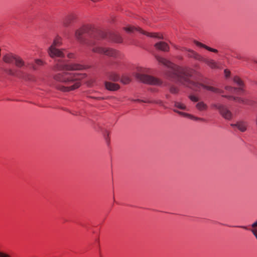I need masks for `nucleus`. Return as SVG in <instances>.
Masks as SVG:
<instances>
[{
  "label": "nucleus",
  "mask_w": 257,
  "mask_h": 257,
  "mask_svg": "<svg viewBox=\"0 0 257 257\" xmlns=\"http://www.w3.org/2000/svg\"><path fill=\"white\" fill-rule=\"evenodd\" d=\"M84 69V66L77 63L65 64L60 62L56 63L53 67V70L60 72L55 74L53 78L57 82L64 84L58 85V89L63 92H69L78 88L80 86V80L85 77V74L69 71Z\"/></svg>",
  "instance_id": "nucleus-2"
},
{
  "label": "nucleus",
  "mask_w": 257,
  "mask_h": 257,
  "mask_svg": "<svg viewBox=\"0 0 257 257\" xmlns=\"http://www.w3.org/2000/svg\"><path fill=\"white\" fill-rule=\"evenodd\" d=\"M224 73L226 77H228L230 75V71L227 70V69H225L224 70Z\"/></svg>",
  "instance_id": "nucleus-33"
},
{
  "label": "nucleus",
  "mask_w": 257,
  "mask_h": 257,
  "mask_svg": "<svg viewBox=\"0 0 257 257\" xmlns=\"http://www.w3.org/2000/svg\"><path fill=\"white\" fill-rule=\"evenodd\" d=\"M183 115L184 116H186V117H188L189 115H190V114L184 112L183 114Z\"/></svg>",
  "instance_id": "nucleus-37"
},
{
  "label": "nucleus",
  "mask_w": 257,
  "mask_h": 257,
  "mask_svg": "<svg viewBox=\"0 0 257 257\" xmlns=\"http://www.w3.org/2000/svg\"><path fill=\"white\" fill-rule=\"evenodd\" d=\"M233 100H235L239 103L245 104H249L248 101L247 100H244V99L239 97H233Z\"/></svg>",
  "instance_id": "nucleus-22"
},
{
  "label": "nucleus",
  "mask_w": 257,
  "mask_h": 257,
  "mask_svg": "<svg viewBox=\"0 0 257 257\" xmlns=\"http://www.w3.org/2000/svg\"><path fill=\"white\" fill-rule=\"evenodd\" d=\"M174 106L177 108H179V109H180L182 110H186V107L185 105L181 102L174 101Z\"/></svg>",
  "instance_id": "nucleus-20"
},
{
  "label": "nucleus",
  "mask_w": 257,
  "mask_h": 257,
  "mask_svg": "<svg viewBox=\"0 0 257 257\" xmlns=\"http://www.w3.org/2000/svg\"><path fill=\"white\" fill-rule=\"evenodd\" d=\"M155 47L156 49L163 51H168L169 50V45L164 42L157 43L155 44Z\"/></svg>",
  "instance_id": "nucleus-11"
},
{
  "label": "nucleus",
  "mask_w": 257,
  "mask_h": 257,
  "mask_svg": "<svg viewBox=\"0 0 257 257\" xmlns=\"http://www.w3.org/2000/svg\"><path fill=\"white\" fill-rule=\"evenodd\" d=\"M251 227L253 228L257 227V220L251 224Z\"/></svg>",
  "instance_id": "nucleus-36"
},
{
  "label": "nucleus",
  "mask_w": 257,
  "mask_h": 257,
  "mask_svg": "<svg viewBox=\"0 0 257 257\" xmlns=\"http://www.w3.org/2000/svg\"><path fill=\"white\" fill-rule=\"evenodd\" d=\"M243 86H239L238 88H237L236 91H238V92L243 93L244 92V89H243Z\"/></svg>",
  "instance_id": "nucleus-31"
},
{
  "label": "nucleus",
  "mask_w": 257,
  "mask_h": 257,
  "mask_svg": "<svg viewBox=\"0 0 257 257\" xmlns=\"http://www.w3.org/2000/svg\"><path fill=\"white\" fill-rule=\"evenodd\" d=\"M105 86L107 89L111 91L116 90L119 88V86L118 84L109 82H106L105 83Z\"/></svg>",
  "instance_id": "nucleus-14"
},
{
  "label": "nucleus",
  "mask_w": 257,
  "mask_h": 257,
  "mask_svg": "<svg viewBox=\"0 0 257 257\" xmlns=\"http://www.w3.org/2000/svg\"><path fill=\"white\" fill-rule=\"evenodd\" d=\"M110 39L114 42L121 43L122 42V37L116 34H112L109 37Z\"/></svg>",
  "instance_id": "nucleus-16"
},
{
  "label": "nucleus",
  "mask_w": 257,
  "mask_h": 257,
  "mask_svg": "<svg viewBox=\"0 0 257 257\" xmlns=\"http://www.w3.org/2000/svg\"><path fill=\"white\" fill-rule=\"evenodd\" d=\"M183 50L187 51L190 53V54L188 55L189 57H193L197 60L203 61L211 68H217V63L213 60L204 59L202 58L201 56H200L199 54H198L197 53L190 49H187L185 48H183Z\"/></svg>",
  "instance_id": "nucleus-8"
},
{
  "label": "nucleus",
  "mask_w": 257,
  "mask_h": 257,
  "mask_svg": "<svg viewBox=\"0 0 257 257\" xmlns=\"http://www.w3.org/2000/svg\"><path fill=\"white\" fill-rule=\"evenodd\" d=\"M96 98L98 99H103V98H102V97H97Z\"/></svg>",
  "instance_id": "nucleus-42"
},
{
  "label": "nucleus",
  "mask_w": 257,
  "mask_h": 257,
  "mask_svg": "<svg viewBox=\"0 0 257 257\" xmlns=\"http://www.w3.org/2000/svg\"><path fill=\"white\" fill-rule=\"evenodd\" d=\"M48 53L49 56L52 58H63L64 57L65 54L63 51L58 48H53V47H50L48 50Z\"/></svg>",
  "instance_id": "nucleus-9"
},
{
  "label": "nucleus",
  "mask_w": 257,
  "mask_h": 257,
  "mask_svg": "<svg viewBox=\"0 0 257 257\" xmlns=\"http://www.w3.org/2000/svg\"><path fill=\"white\" fill-rule=\"evenodd\" d=\"M211 106L217 109L220 115L224 118L230 120L232 118L233 114L232 112L227 108L225 105L219 103H215L212 104Z\"/></svg>",
  "instance_id": "nucleus-7"
},
{
  "label": "nucleus",
  "mask_w": 257,
  "mask_h": 257,
  "mask_svg": "<svg viewBox=\"0 0 257 257\" xmlns=\"http://www.w3.org/2000/svg\"><path fill=\"white\" fill-rule=\"evenodd\" d=\"M5 71L9 75L16 76L20 78H24V73L22 70H20L18 73H16L12 69H6Z\"/></svg>",
  "instance_id": "nucleus-10"
},
{
  "label": "nucleus",
  "mask_w": 257,
  "mask_h": 257,
  "mask_svg": "<svg viewBox=\"0 0 257 257\" xmlns=\"http://www.w3.org/2000/svg\"><path fill=\"white\" fill-rule=\"evenodd\" d=\"M196 107L198 110L202 111L207 110L208 106L204 102L200 101L196 104Z\"/></svg>",
  "instance_id": "nucleus-17"
},
{
  "label": "nucleus",
  "mask_w": 257,
  "mask_h": 257,
  "mask_svg": "<svg viewBox=\"0 0 257 257\" xmlns=\"http://www.w3.org/2000/svg\"><path fill=\"white\" fill-rule=\"evenodd\" d=\"M132 101H134V102H145V103H150L151 102L150 101V100H142V99H132Z\"/></svg>",
  "instance_id": "nucleus-27"
},
{
  "label": "nucleus",
  "mask_w": 257,
  "mask_h": 257,
  "mask_svg": "<svg viewBox=\"0 0 257 257\" xmlns=\"http://www.w3.org/2000/svg\"><path fill=\"white\" fill-rule=\"evenodd\" d=\"M75 19V16L74 14H70L66 16L63 20V24L65 27H68Z\"/></svg>",
  "instance_id": "nucleus-13"
},
{
  "label": "nucleus",
  "mask_w": 257,
  "mask_h": 257,
  "mask_svg": "<svg viewBox=\"0 0 257 257\" xmlns=\"http://www.w3.org/2000/svg\"><path fill=\"white\" fill-rule=\"evenodd\" d=\"M3 60L8 64H14L20 69H25L30 65L29 63H26L21 57L12 53L4 55Z\"/></svg>",
  "instance_id": "nucleus-5"
},
{
  "label": "nucleus",
  "mask_w": 257,
  "mask_h": 257,
  "mask_svg": "<svg viewBox=\"0 0 257 257\" xmlns=\"http://www.w3.org/2000/svg\"><path fill=\"white\" fill-rule=\"evenodd\" d=\"M123 29L127 33H133L135 32H139V33L145 35L148 37H151V38H157L159 39H163V37L162 35L156 33H149L147 32L144 30H143L142 29H141L140 27H136L134 26H128L127 27H125L123 28Z\"/></svg>",
  "instance_id": "nucleus-6"
},
{
  "label": "nucleus",
  "mask_w": 257,
  "mask_h": 257,
  "mask_svg": "<svg viewBox=\"0 0 257 257\" xmlns=\"http://www.w3.org/2000/svg\"><path fill=\"white\" fill-rule=\"evenodd\" d=\"M89 31V28L87 26H83L76 31L75 37L80 43L91 48L92 51L94 53L104 54L114 58L118 56L119 52L114 49L96 46V41L99 40V38H104L106 37V34L102 32L99 31L95 33L92 36L91 39L86 41L83 36L85 34L88 33Z\"/></svg>",
  "instance_id": "nucleus-3"
},
{
  "label": "nucleus",
  "mask_w": 257,
  "mask_h": 257,
  "mask_svg": "<svg viewBox=\"0 0 257 257\" xmlns=\"http://www.w3.org/2000/svg\"><path fill=\"white\" fill-rule=\"evenodd\" d=\"M188 117H189L190 118H191L192 119H194L195 116L192 115H191V114H190V115H189Z\"/></svg>",
  "instance_id": "nucleus-38"
},
{
  "label": "nucleus",
  "mask_w": 257,
  "mask_h": 257,
  "mask_svg": "<svg viewBox=\"0 0 257 257\" xmlns=\"http://www.w3.org/2000/svg\"><path fill=\"white\" fill-rule=\"evenodd\" d=\"M148 72L147 68L142 67H138L136 68V72L135 76L137 79L144 83L160 85L161 84V81L153 76L145 74Z\"/></svg>",
  "instance_id": "nucleus-4"
},
{
  "label": "nucleus",
  "mask_w": 257,
  "mask_h": 257,
  "mask_svg": "<svg viewBox=\"0 0 257 257\" xmlns=\"http://www.w3.org/2000/svg\"><path fill=\"white\" fill-rule=\"evenodd\" d=\"M173 111L174 112H177V113H178V114H179L180 115H183V114L184 113L183 112H181V111H178V110H177L176 109H173Z\"/></svg>",
  "instance_id": "nucleus-34"
},
{
  "label": "nucleus",
  "mask_w": 257,
  "mask_h": 257,
  "mask_svg": "<svg viewBox=\"0 0 257 257\" xmlns=\"http://www.w3.org/2000/svg\"><path fill=\"white\" fill-rule=\"evenodd\" d=\"M257 63V61L255 62Z\"/></svg>",
  "instance_id": "nucleus-44"
},
{
  "label": "nucleus",
  "mask_w": 257,
  "mask_h": 257,
  "mask_svg": "<svg viewBox=\"0 0 257 257\" xmlns=\"http://www.w3.org/2000/svg\"><path fill=\"white\" fill-rule=\"evenodd\" d=\"M179 91V89L177 87L174 85H171L170 87V92L173 94L177 93Z\"/></svg>",
  "instance_id": "nucleus-24"
},
{
  "label": "nucleus",
  "mask_w": 257,
  "mask_h": 257,
  "mask_svg": "<svg viewBox=\"0 0 257 257\" xmlns=\"http://www.w3.org/2000/svg\"><path fill=\"white\" fill-rule=\"evenodd\" d=\"M194 120H200V121H205V119L204 118H201V117H196V116H195Z\"/></svg>",
  "instance_id": "nucleus-32"
},
{
  "label": "nucleus",
  "mask_w": 257,
  "mask_h": 257,
  "mask_svg": "<svg viewBox=\"0 0 257 257\" xmlns=\"http://www.w3.org/2000/svg\"><path fill=\"white\" fill-rule=\"evenodd\" d=\"M194 43L198 47L205 48V49L212 52L217 53L218 52V50L212 48L211 47H209L205 44H203L199 42L195 41Z\"/></svg>",
  "instance_id": "nucleus-15"
},
{
  "label": "nucleus",
  "mask_w": 257,
  "mask_h": 257,
  "mask_svg": "<svg viewBox=\"0 0 257 257\" xmlns=\"http://www.w3.org/2000/svg\"><path fill=\"white\" fill-rule=\"evenodd\" d=\"M238 227L242 228H243V229H247V227L246 226H238Z\"/></svg>",
  "instance_id": "nucleus-40"
},
{
  "label": "nucleus",
  "mask_w": 257,
  "mask_h": 257,
  "mask_svg": "<svg viewBox=\"0 0 257 257\" xmlns=\"http://www.w3.org/2000/svg\"><path fill=\"white\" fill-rule=\"evenodd\" d=\"M155 58L159 63L170 69L167 72V76L169 78L176 81L181 85L189 87L195 91H199L201 88H203L215 93H223V91L219 89L207 86L192 80L191 78L194 72L193 69L188 67L177 66L165 58L158 55H156Z\"/></svg>",
  "instance_id": "nucleus-1"
},
{
  "label": "nucleus",
  "mask_w": 257,
  "mask_h": 257,
  "mask_svg": "<svg viewBox=\"0 0 257 257\" xmlns=\"http://www.w3.org/2000/svg\"><path fill=\"white\" fill-rule=\"evenodd\" d=\"M0 257H11V256L6 252L0 251Z\"/></svg>",
  "instance_id": "nucleus-29"
},
{
  "label": "nucleus",
  "mask_w": 257,
  "mask_h": 257,
  "mask_svg": "<svg viewBox=\"0 0 257 257\" xmlns=\"http://www.w3.org/2000/svg\"><path fill=\"white\" fill-rule=\"evenodd\" d=\"M256 124L257 125V116H256Z\"/></svg>",
  "instance_id": "nucleus-43"
},
{
  "label": "nucleus",
  "mask_w": 257,
  "mask_h": 257,
  "mask_svg": "<svg viewBox=\"0 0 257 257\" xmlns=\"http://www.w3.org/2000/svg\"><path fill=\"white\" fill-rule=\"evenodd\" d=\"M189 98L192 101L194 102H197L198 101V98L197 97L194 95H190L189 96Z\"/></svg>",
  "instance_id": "nucleus-30"
},
{
  "label": "nucleus",
  "mask_w": 257,
  "mask_h": 257,
  "mask_svg": "<svg viewBox=\"0 0 257 257\" xmlns=\"http://www.w3.org/2000/svg\"><path fill=\"white\" fill-rule=\"evenodd\" d=\"M35 65H32V68L33 70H36L38 68V66H42L45 64V63L41 59H36L35 60Z\"/></svg>",
  "instance_id": "nucleus-19"
},
{
  "label": "nucleus",
  "mask_w": 257,
  "mask_h": 257,
  "mask_svg": "<svg viewBox=\"0 0 257 257\" xmlns=\"http://www.w3.org/2000/svg\"><path fill=\"white\" fill-rule=\"evenodd\" d=\"M62 45L61 39L60 37H56L53 41L52 44L50 47L53 48H58Z\"/></svg>",
  "instance_id": "nucleus-18"
},
{
  "label": "nucleus",
  "mask_w": 257,
  "mask_h": 257,
  "mask_svg": "<svg viewBox=\"0 0 257 257\" xmlns=\"http://www.w3.org/2000/svg\"><path fill=\"white\" fill-rule=\"evenodd\" d=\"M223 97H226V98H227L228 99H232L233 100V97L234 96H229V95H223L222 96Z\"/></svg>",
  "instance_id": "nucleus-35"
},
{
  "label": "nucleus",
  "mask_w": 257,
  "mask_h": 257,
  "mask_svg": "<svg viewBox=\"0 0 257 257\" xmlns=\"http://www.w3.org/2000/svg\"><path fill=\"white\" fill-rule=\"evenodd\" d=\"M225 89L228 91L234 93L237 89V88L233 87L230 86H225Z\"/></svg>",
  "instance_id": "nucleus-26"
},
{
  "label": "nucleus",
  "mask_w": 257,
  "mask_h": 257,
  "mask_svg": "<svg viewBox=\"0 0 257 257\" xmlns=\"http://www.w3.org/2000/svg\"><path fill=\"white\" fill-rule=\"evenodd\" d=\"M109 78L111 80L114 81H117L119 79V76L118 75L115 73H111L109 76Z\"/></svg>",
  "instance_id": "nucleus-23"
},
{
  "label": "nucleus",
  "mask_w": 257,
  "mask_h": 257,
  "mask_svg": "<svg viewBox=\"0 0 257 257\" xmlns=\"http://www.w3.org/2000/svg\"><path fill=\"white\" fill-rule=\"evenodd\" d=\"M150 101L152 102L151 103H156V104H159V105L165 107L163 105V101L161 100H156V101Z\"/></svg>",
  "instance_id": "nucleus-28"
},
{
  "label": "nucleus",
  "mask_w": 257,
  "mask_h": 257,
  "mask_svg": "<svg viewBox=\"0 0 257 257\" xmlns=\"http://www.w3.org/2000/svg\"><path fill=\"white\" fill-rule=\"evenodd\" d=\"M231 125L233 127H236L242 132H245L246 130V123L245 121H238L235 124H231Z\"/></svg>",
  "instance_id": "nucleus-12"
},
{
  "label": "nucleus",
  "mask_w": 257,
  "mask_h": 257,
  "mask_svg": "<svg viewBox=\"0 0 257 257\" xmlns=\"http://www.w3.org/2000/svg\"><path fill=\"white\" fill-rule=\"evenodd\" d=\"M120 81L123 84H126L130 82L131 79L128 77L124 76L121 77Z\"/></svg>",
  "instance_id": "nucleus-25"
},
{
  "label": "nucleus",
  "mask_w": 257,
  "mask_h": 257,
  "mask_svg": "<svg viewBox=\"0 0 257 257\" xmlns=\"http://www.w3.org/2000/svg\"><path fill=\"white\" fill-rule=\"evenodd\" d=\"M236 58H237V59H241L242 58H241V57L240 56H237L236 57Z\"/></svg>",
  "instance_id": "nucleus-41"
},
{
  "label": "nucleus",
  "mask_w": 257,
  "mask_h": 257,
  "mask_svg": "<svg viewBox=\"0 0 257 257\" xmlns=\"http://www.w3.org/2000/svg\"><path fill=\"white\" fill-rule=\"evenodd\" d=\"M233 81L239 86H244V83L242 80L238 76L233 78Z\"/></svg>",
  "instance_id": "nucleus-21"
},
{
  "label": "nucleus",
  "mask_w": 257,
  "mask_h": 257,
  "mask_svg": "<svg viewBox=\"0 0 257 257\" xmlns=\"http://www.w3.org/2000/svg\"><path fill=\"white\" fill-rule=\"evenodd\" d=\"M73 55L72 54H69L68 55V57L69 58H72L73 57Z\"/></svg>",
  "instance_id": "nucleus-39"
}]
</instances>
